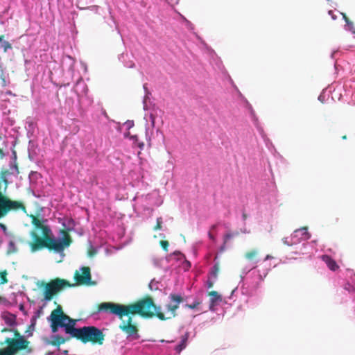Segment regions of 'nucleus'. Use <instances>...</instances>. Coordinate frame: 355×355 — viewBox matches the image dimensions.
<instances>
[{
    "label": "nucleus",
    "mask_w": 355,
    "mask_h": 355,
    "mask_svg": "<svg viewBox=\"0 0 355 355\" xmlns=\"http://www.w3.org/2000/svg\"><path fill=\"white\" fill-rule=\"evenodd\" d=\"M150 126L149 127L148 122L146 123L145 137L148 146H151L152 137L153 135V128L155 127V117L152 113L150 114Z\"/></svg>",
    "instance_id": "obj_20"
},
{
    "label": "nucleus",
    "mask_w": 355,
    "mask_h": 355,
    "mask_svg": "<svg viewBox=\"0 0 355 355\" xmlns=\"http://www.w3.org/2000/svg\"><path fill=\"white\" fill-rule=\"evenodd\" d=\"M170 301L166 305L167 311L166 315L162 312H158L157 317L160 320L170 319L175 315V311L180 304L182 302V297L180 294L171 293L169 295Z\"/></svg>",
    "instance_id": "obj_9"
},
{
    "label": "nucleus",
    "mask_w": 355,
    "mask_h": 355,
    "mask_svg": "<svg viewBox=\"0 0 355 355\" xmlns=\"http://www.w3.org/2000/svg\"><path fill=\"white\" fill-rule=\"evenodd\" d=\"M158 312H160V308H157L150 299L143 300L131 305L103 302L99 304L98 311L93 313L90 318L97 320L104 313L115 315L120 319L126 316L128 320H122L119 324L121 330L125 333H137L138 329L133 322L135 314L139 313L142 316L152 317L154 315L157 316Z\"/></svg>",
    "instance_id": "obj_2"
},
{
    "label": "nucleus",
    "mask_w": 355,
    "mask_h": 355,
    "mask_svg": "<svg viewBox=\"0 0 355 355\" xmlns=\"http://www.w3.org/2000/svg\"><path fill=\"white\" fill-rule=\"evenodd\" d=\"M245 257L250 263V266H246L241 273V281L237 287L233 289L227 301L235 302L239 298L241 301L248 302L247 296H252L256 293L259 284L266 277L270 266L267 261L272 257L267 255L261 261L257 257V252L255 250L248 252Z\"/></svg>",
    "instance_id": "obj_1"
},
{
    "label": "nucleus",
    "mask_w": 355,
    "mask_h": 355,
    "mask_svg": "<svg viewBox=\"0 0 355 355\" xmlns=\"http://www.w3.org/2000/svg\"><path fill=\"white\" fill-rule=\"evenodd\" d=\"M37 249H38V248H37V246H36V245H35V246H33V251H35V250H37Z\"/></svg>",
    "instance_id": "obj_53"
},
{
    "label": "nucleus",
    "mask_w": 355,
    "mask_h": 355,
    "mask_svg": "<svg viewBox=\"0 0 355 355\" xmlns=\"http://www.w3.org/2000/svg\"><path fill=\"white\" fill-rule=\"evenodd\" d=\"M311 237L306 227L300 228L293 232L290 237L285 238L284 243L293 247L300 245L304 241H308Z\"/></svg>",
    "instance_id": "obj_10"
},
{
    "label": "nucleus",
    "mask_w": 355,
    "mask_h": 355,
    "mask_svg": "<svg viewBox=\"0 0 355 355\" xmlns=\"http://www.w3.org/2000/svg\"><path fill=\"white\" fill-rule=\"evenodd\" d=\"M67 58H69V60L71 61L69 69H72L74 61L71 56H67Z\"/></svg>",
    "instance_id": "obj_45"
},
{
    "label": "nucleus",
    "mask_w": 355,
    "mask_h": 355,
    "mask_svg": "<svg viewBox=\"0 0 355 355\" xmlns=\"http://www.w3.org/2000/svg\"><path fill=\"white\" fill-rule=\"evenodd\" d=\"M241 232L244 234L250 233V230H248L245 227L241 228Z\"/></svg>",
    "instance_id": "obj_48"
},
{
    "label": "nucleus",
    "mask_w": 355,
    "mask_h": 355,
    "mask_svg": "<svg viewBox=\"0 0 355 355\" xmlns=\"http://www.w3.org/2000/svg\"><path fill=\"white\" fill-rule=\"evenodd\" d=\"M216 280L214 279H210L209 277H208V279L206 282V287L207 289H210L211 288H212L214 284L215 283Z\"/></svg>",
    "instance_id": "obj_39"
},
{
    "label": "nucleus",
    "mask_w": 355,
    "mask_h": 355,
    "mask_svg": "<svg viewBox=\"0 0 355 355\" xmlns=\"http://www.w3.org/2000/svg\"><path fill=\"white\" fill-rule=\"evenodd\" d=\"M343 17L345 19L346 21L345 29L350 31L353 28L352 23L350 22L345 15H343Z\"/></svg>",
    "instance_id": "obj_40"
},
{
    "label": "nucleus",
    "mask_w": 355,
    "mask_h": 355,
    "mask_svg": "<svg viewBox=\"0 0 355 355\" xmlns=\"http://www.w3.org/2000/svg\"><path fill=\"white\" fill-rule=\"evenodd\" d=\"M208 236H209V239H211L212 241H215V238H214V235L210 232H208Z\"/></svg>",
    "instance_id": "obj_49"
},
{
    "label": "nucleus",
    "mask_w": 355,
    "mask_h": 355,
    "mask_svg": "<svg viewBox=\"0 0 355 355\" xmlns=\"http://www.w3.org/2000/svg\"><path fill=\"white\" fill-rule=\"evenodd\" d=\"M225 243H226L224 242V243L220 247V248L218 250V254L216 255L217 257H218V255L219 254H222L225 251Z\"/></svg>",
    "instance_id": "obj_44"
},
{
    "label": "nucleus",
    "mask_w": 355,
    "mask_h": 355,
    "mask_svg": "<svg viewBox=\"0 0 355 355\" xmlns=\"http://www.w3.org/2000/svg\"><path fill=\"white\" fill-rule=\"evenodd\" d=\"M187 24L188 26H189V27L192 26V24L189 21H187Z\"/></svg>",
    "instance_id": "obj_54"
},
{
    "label": "nucleus",
    "mask_w": 355,
    "mask_h": 355,
    "mask_svg": "<svg viewBox=\"0 0 355 355\" xmlns=\"http://www.w3.org/2000/svg\"><path fill=\"white\" fill-rule=\"evenodd\" d=\"M238 232H227L223 237V240L225 243H227L228 240L231 239L232 238L234 237L235 236L238 235Z\"/></svg>",
    "instance_id": "obj_35"
},
{
    "label": "nucleus",
    "mask_w": 355,
    "mask_h": 355,
    "mask_svg": "<svg viewBox=\"0 0 355 355\" xmlns=\"http://www.w3.org/2000/svg\"><path fill=\"white\" fill-rule=\"evenodd\" d=\"M133 209L137 216L144 218H149L153 211V206H159L162 201L156 192L146 196L136 195L133 198Z\"/></svg>",
    "instance_id": "obj_5"
},
{
    "label": "nucleus",
    "mask_w": 355,
    "mask_h": 355,
    "mask_svg": "<svg viewBox=\"0 0 355 355\" xmlns=\"http://www.w3.org/2000/svg\"><path fill=\"white\" fill-rule=\"evenodd\" d=\"M79 85H82L83 86V92H86L87 90V86L85 84L83 78L81 77H80L78 80V81L76 82V87H78Z\"/></svg>",
    "instance_id": "obj_37"
},
{
    "label": "nucleus",
    "mask_w": 355,
    "mask_h": 355,
    "mask_svg": "<svg viewBox=\"0 0 355 355\" xmlns=\"http://www.w3.org/2000/svg\"><path fill=\"white\" fill-rule=\"evenodd\" d=\"M6 302V299L0 297V303H4Z\"/></svg>",
    "instance_id": "obj_51"
},
{
    "label": "nucleus",
    "mask_w": 355,
    "mask_h": 355,
    "mask_svg": "<svg viewBox=\"0 0 355 355\" xmlns=\"http://www.w3.org/2000/svg\"><path fill=\"white\" fill-rule=\"evenodd\" d=\"M294 253L296 254H307L313 250V245L306 241L294 247Z\"/></svg>",
    "instance_id": "obj_21"
},
{
    "label": "nucleus",
    "mask_w": 355,
    "mask_h": 355,
    "mask_svg": "<svg viewBox=\"0 0 355 355\" xmlns=\"http://www.w3.org/2000/svg\"><path fill=\"white\" fill-rule=\"evenodd\" d=\"M1 318L9 327H14L16 324V315L8 311L2 312Z\"/></svg>",
    "instance_id": "obj_23"
},
{
    "label": "nucleus",
    "mask_w": 355,
    "mask_h": 355,
    "mask_svg": "<svg viewBox=\"0 0 355 355\" xmlns=\"http://www.w3.org/2000/svg\"><path fill=\"white\" fill-rule=\"evenodd\" d=\"M71 337L64 338L62 336L57 335H53L50 338H44V340L46 345H50L55 347H60L61 344L68 341Z\"/></svg>",
    "instance_id": "obj_18"
},
{
    "label": "nucleus",
    "mask_w": 355,
    "mask_h": 355,
    "mask_svg": "<svg viewBox=\"0 0 355 355\" xmlns=\"http://www.w3.org/2000/svg\"><path fill=\"white\" fill-rule=\"evenodd\" d=\"M0 48H2L6 52L8 49L12 48L11 44L6 40H3L2 37H0Z\"/></svg>",
    "instance_id": "obj_32"
},
{
    "label": "nucleus",
    "mask_w": 355,
    "mask_h": 355,
    "mask_svg": "<svg viewBox=\"0 0 355 355\" xmlns=\"http://www.w3.org/2000/svg\"><path fill=\"white\" fill-rule=\"evenodd\" d=\"M143 88L145 92V95L143 99V107L144 110H148L149 109L148 105V101H150V96L151 95V93L148 89L146 83L143 85Z\"/></svg>",
    "instance_id": "obj_29"
},
{
    "label": "nucleus",
    "mask_w": 355,
    "mask_h": 355,
    "mask_svg": "<svg viewBox=\"0 0 355 355\" xmlns=\"http://www.w3.org/2000/svg\"><path fill=\"white\" fill-rule=\"evenodd\" d=\"M42 232L45 245L52 252L53 259L56 263L62 262L65 257L64 250L70 244V240L67 237L66 233L60 231L59 236L56 237L53 234L51 230L46 226L42 228Z\"/></svg>",
    "instance_id": "obj_4"
},
{
    "label": "nucleus",
    "mask_w": 355,
    "mask_h": 355,
    "mask_svg": "<svg viewBox=\"0 0 355 355\" xmlns=\"http://www.w3.org/2000/svg\"><path fill=\"white\" fill-rule=\"evenodd\" d=\"M243 101L245 105V107L248 109V110L251 116L252 121H253L254 126L257 128V130L259 132V135L263 139V141L265 143L266 148L268 149V150L271 153H273L276 150L275 146L273 145L272 142L267 137L266 135L265 134V132L263 131V129L260 125V124L258 121V119H257V116H255V113H254V111L253 110L252 105L249 103V102L245 98H244L243 97Z\"/></svg>",
    "instance_id": "obj_8"
},
{
    "label": "nucleus",
    "mask_w": 355,
    "mask_h": 355,
    "mask_svg": "<svg viewBox=\"0 0 355 355\" xmlns=\"http://www.w3.org/2000/svg\"><path fill=\"white\" fill-rule=\"evenodd\" d=\"M272 154L273 155L274 157L277 159V161H279V162H281L282 164L285 163V162H286L285 159L283 157V156L279 152H277V150Z\"/></svg>",
    "instance_id": "obj_36"
},
{
    "label": "nucleus",
    "mask_w": 355,
    "mask_h": 355,
    "mask_svg": "<svg viewBox=\"0 0 355 355\" xmlns=\"http://www.w3.org/2000/svg\"><path fill=\"white\" fill-rule=\"evenodd\" d=\"M24 209V207L18 202L6 198L0 192V218L4 216L11 209Z\"/></svg>",
    "instance_id": "obj_13"
},
{
    "label": "nucleus",
    "mask_w": 355,
    "mask_h": 355,
    "mask_svg": "<svg viewBox=\"0 0 355 355\" xmlns=\"http://www.w3.org/2000/svg\"><path fill=\"white\" fill-rule=\"evenodd\" d=\"M130 140L132 141V145L135 147H138L140 150H143L144 147V144L142 141H140L137 135H132L130 137Z\"/></svg>",
    "instance_id": "obj_31"
},
{
    "label": "nucleus",
    "mask_w": 355,
    "mask_h": 355,
    "mask_svg": "<svg viewBox=\"0 0 355 355\" xmlns=\"http://www.w3.org/2000/svg\"><path fill=\"white\" fill-rule=\"evenodd\" d=\"M64 283L61 280H56L50 284H47L44 291V300L49 301L52 296L64 287Z\"/></svg>",
    "instance_id": "obj_14"
},
{
    "label": "nucleus",
    "mask_w": 355,
    "mask_h": 355,
    "mask_svg": "<svg viewBox=\"0 0 355 355\" xmlns=\"http://www.w3.org/2000/svg\"><path fill=\"white\" fill-rule=\"evenodd\" d=\"M327 91V88L324 89L322 90V92H321V94L318 96V101H320L321 103L326 102L327 99L329 96V94H326Z\"/></svg>",
    "instance_id": "obj_33"
},
{
    "label": "nucleus",
    "mask_w": 355,
    "mask_h": 355,
    "mask_svg": "<svg viewBox=\"0 0 355 355\" xmlns=\"http://www.w3.org/2000/svg\"><path fill=\"white\" fill-rule=\"evenodd\" d=\"M96 238L94 239V242H92L91 240H89V255L90 257L94 255L97 251H98V249L99 248H101L103 245V242H101V243H96Z\"/></svg>",
    "instance_id": "obj_26"
},
{
    "label": "nucleus",
    "mask_w": 355,
    "mask_h": 355,
    "mask_svg": "<svg viewBox=\"0 0 355 355\" xmlns=\"http://www.w3.org/2000/svg\"><path fill=\"white\" fill-rule=\"evenodd\" d=\"M160 244L165 251H168V242L166 241H161Z\"/></svg>",
    "instance_id": "obj_43"
},
{
    "label": "nucleus",
    "mask_w": 355,
    "mask_h": 355,
    "mask_svg": "<svg viewBox=\"0 0 355 355\" xmlns=\"http://www.w3.org/2000/svg\"><path fill=\"white\" fill-rule=\"evenodd\" d=\"M218 271H219V262L217 261V257H216L214 259V264L211 268V269L209 272L208 277L216 281L217 277H218Z\"/></svg>",
    "instance_id": "obj_25"
},
{
    "label": "nucleus",
    "mask_w": 355,
    "mask_h": 355,
    "mask_svg": "<svg viewBox=\"0 0 355 355\" xmlns=\"http://www.w3.org/2000/svg\"><path fill=\"white\" fill-rule=\"evenodd\" d=\"M36 318H37V316H33L31 320V324L29 325V328L28 330L26 331L25 333H31V331H34L35 330V323H36Z\"/></svg>",
    "instance_id": "obj_34"
},
{
    "label": "nucleus",
    "mask_w": 355,
    "mask_h": 355,
    "mask_svg": "<svg viewBox=\"0 0 355 355\" xmlns=\"http://www.w3.org/2000/svg\"><path fill=\"white\" fill-rule=\"evenodd\" d=\"M188 340V335L184 334L180 336V343L175 347V350L177 353L180 354L187 347V343Z\"/></svg>",
    "instance_id": "obj_28"
},
{
    "label": "nucleus",
    "mask_w": 355,
    "mask_h": 355,
    "mask_svg": "<svg viewBox=\"0 0 355 355\" xmlns=\"http://www.w3.org/2000/svg\"><path fill=\"white\" fill-rule=\"evenodd\" d=\"M63 353H64V354H66V355H68L69 351H68V350H64V351L63 352Z\"/></svg>",
    "instance_id": "obj_55"
},
{
    "label": "nucleus",
    "mask_w": 355,
    "mask_h": 355,
    "mask_svg": "<svg viewBox=\"0 0 355 355\" xmlns=\"http://www.w3.org/2000/svg\"><path fill=\"white\" fill-rule=\"evenodd\" d=\"M71 337H75L81 340L83 343L91 342L93 344L103 343L105 334H70Z\"/></svg>",
    "instance_id": "obj_15"
},
{
    "label": "nucleus",
    "mask_w": 355,
    "mask_h": 355,
    "mask_svg": "<svg viewBox=\"0 0 355 355\" xmlns=\"http://www.w3.org/2000/svg\"><path fill=\"white\" fill-rule=\"evenodd\" d=\"M128 130L130 129L134 126V121L128 120L124 124Z\"/></svg>",
    "instance_id": "obj_42"
},
{
    "label": "nucleus",
    "mask_w": 355,
    "mask_h": 355,
    "mask_svg": "<svg viewBox=\"0 0 355 355\" xmlns=\"http://www.w3.org/2000/svg\"><path fill=\"white\" fill-rule=\"evenodd\" d=\"M139 338V334H128L127 339L129 341H133Z\"/></svg>",
    "instance_id": "obj_41"
},
{
    "label": "nucleus",
    "mask_w": 355,
    "mask_h": 355,
    "mask_svg": "<svg viewBox=\"0 0 355 355\" xmlns=\"http://www.w3.org/2000/svg\"><path fill=\"white\" fill-rule=\"evenodd\" d=\"M247 218V215L245 213L242 214V220L244 222Z\"/></svg>",
    "instance_id": "obj_50"
},
{
    "label": "nucleus",
    "mask_w": 355,
    "mask_h": 355,
    "mask_svg": "<svg viewBox=\"0 0 355 355\" xmlns=\"http://www.w3.org/2000/svg\"><path fill=\"white\" fill-rule=\"evenodd\" d=\"M75 278L78 284H89L91 280L90 270L88 267H82L75 274Z\"/></svg>",
    "instance_id": "obj_17"
},
{
    "label": "nucleus",
    "mask_w": 355,
    "mask_h": 355,
    "mask_svg": "<svg viewBox=\"0 0 355 355\" xmlns=\"http://www.w3.org/2000/svg\"><path fill=\"white\" fill-rule=\"evenodd\" d=\"M15 158L16 156L15 155V159L10 162L9 169L3 173L4 178L6 179L9 178L10 176H17L19 173L18 168L15 164Z\"/></svg>",
    "instance_id": "obj_24"
},
{
    "label": "nucleus",
    "mask_w": 355,
    "mask_h": 355,
    "mask_svg": "<svg viewBox=\"0 0 355 355\" xmlns=\"http://www.w3.org/2000/svg\"><path fill=\"white\" fill-rule=\"evenodd\" d=\"M162 287H164V285L162 282L156 281L155 279H152L149 284V288L150 290H161Z\"/></svg>",
    "instance_id": "obj_30"
},
{
    "label": "nucleus",
    "mask_w": 355,
    "mask_h": 355,
    "mask_svg": "<svg viewBox=\"0 0 355 355\" xmlns=\"http://www.w3.org/2000/svg\"><path fill=\"white\" fill-rule=\"evenodd\" d=\"M203 301V294L202 293L197 294L193 299L192 302H189V300H187L185 306L190 309L193 310L196 312H205V311L203 309L202 306Z\"/></svg>",
    "instance_id": "obj_16"
},
{
    "label": "nucleus",
    "mask_w": 355,
    "mask_h": 355,
    "mask_svg": "<svg viewBox=\"0 0 355 355\" xmlns=\"http://www.w3.org/2000/svg\"><path fill=\"white\" fill-rule=\"evenodd\" d=\"M209 310L212 312H218L220 308L224 309L223 306L231 305L232 302H229L226 297H223L216 291H211L208 293Z\"/></svg>",
    "instance_id": "obj_12"
},
{
    "label": "nucleus",
    "mask_w": 355,
    "mask_h": 355,
    "mask_svg": "<svg viewBox=\"0 0 355 355\" xmlns=\"http://www.w3.org/2000/svg\"><path fill=\"white\" fill-rule=\"evenodd\" d=\"M58 222L62 225V227L68 231L73 230L76 225L75 221L69 217L62 216L56 218Z\"/></svg>",
    "instance_id": "obj_19"
},
{
    "label": "nucleus",
    "mask_w": 355,
    "mask_h": 355,
    "mask_svg": "<svg viewBox=\"0 0 355 355\" xmlns=\"http://www.w3.org/2000/svg\"><path fill=\"white\" fill-rule=\"evenodd\" d=\"M119 60L123 63V65L128 68H132L135 66L133 60L130 59L128 54L122 53L119 56Z\"/></svg>",
    "instance_id": "obj_27"
},
{
    "label": "nucleus",
    "mask_w": 355,
    "mask_h": 355,
    "mask_svg": "<svg viewBox=\"0 0 355 355\" xmlns=\"http://www.w3.org/2000/svg\"><path fill=\"white\" fill-rule=\"evenodd\" d=\"M320 259L322 261L325 263L328 268L331 271H336V270L338 269L339 266L337 264L336 261L330 256L327 254H323L320 257Z\"/></svg>",
    "instance_id": "obj_22"
},
{
    "label": "nucleus",
    "mask_w": 355,
    "mask_h": 355,
    "mask_svg": "<svg viewBox=\"0 0 355 355\" xmlns=\"http://www.w3.org/2000/svg\"><path fill=\"white\" fill-rule=\"evenodd\" d=\"M346 277L348 279L340 286V292L348 293L350 297L354 298L353 317L355 319V273L352 270L347 269Z\"/></svg>",
    "instance_id": "obj_11"
},
{
    "label": "nucleus",
    "mask_w": 355,
    "mask_h": 355,
    "mask_svg": "<svg viewBox=\"0 0 355 355\" xmlns=\"http://www.w3.org/2000/svg\"><path fill=\"white\" fill-rule=\"evenodd\" d=\"M166 261L171 263V267L165 270L169 272L175 282H178V275L182 272H186L191 268V263L186 259L184 254L180 251H175L166 257Z\"/></svg>",
    "instance_id": "obj_6"
},
{
    "label": "nucleus",
    "mask_w": 355,
    "mask_h": 355,
    "mask_svg": "<svg viewBox=\"0 0 355 355\" xmlns=\"http://www.w3.org/2000/svg\"><path fill=\"white\" fill-rule=\"evenodd\" d=\"M329 15L331 17L332 19H336V16L334 14V12L332 10L329 11Z\"/></svg>",
    "instance_id": "obj_46"
},
{
    "label": "nucleus",
    "mask_w": 355,
    "mask_h": 355,
    "mask_svg": "<svg viewBox=\"0 0 355 355\" xmlns=\"http://www.w3.org/2000/svg\"><path fill=\"white\" fill-rule=\"evenodd\" d=\"M215 228H216V225H212V226H211V230H214Z\"/></svg>",
    "instance_id": "obj_56"
},
{
    "label": "nucleus",
    "mask_w": 355,
    "mask_h": 355,
    "mask_svg": "<svg viewBox=\"0 0 355 355\" xmlns=\"http://www.w3.org/2000/svg\"><path fill=\"white\" fill-rule=\"evenodd\" d=\"M338 53V51H334L331 54V58L335 59L336 55Z\"/></svg>",
    "instance_id": "obj_47"
},
{
    "label": "nucleus",
    "mask_w": 355,
    "mask_h": 355,
    "mask_svg": "<svg viewBox=\"0 0 355 355\" xmlns=\"http://www.w3.org/2000/svg\"><path fill=\"white\" fill-rule=\"evenodd\" d=\"M14 338H6L5 343L7 347L0 349V355H15L21 350L26 349L31 352V349L28 348L30 342L27 340L21 334H14Z\"/></svg>",
    "instance_id": "obj_7"
},
{
    "label": "nucleus",
    "mask_w": 355,
    "mask_h": 355,
    "mask_svg": "<svg viewBox=\"0 0 355 355\" xmlns=\"http://www.w3.org/2000/svg\"><path fill=\"white\" fill-rule=\"evenodd\" d=\"M19 309H20L21 311H24V305H23V304H21L19 305Z\"/></svg>",
    "instance_id": "obj_52"
},
{
    "label": "nucleus",
    "mask_w": 355,
    "mask_h": 355,
    "mask_svg": "<svg viewBox=\"0 0 355 355\" xmlns=\"http://www.w3.org/2000/svg\"><path fill=\"white\" fill-rule=\"evenodd\" d=\"M53 333L57 331L59 328L63 329L64 333H102L104 329H100L95 326H83L85 321L83 319H72L64 314L62 307L58 306L49 318Z\"/></svg>",
    "instance_id": "obj_3"
},
{
    "label": "nucleus",
    "mask_w": 355,
    "mask_h": 355,
    "mask_svg": "<svg viewBox=\"0 0 355 355\" xmlns=\"http://www.w3.org/2000/svg\"><path fill=\"white\" fill-rule=\"evenodd\" d=\"M163 223L162 218L159 217L157 218V225L155 227V230H162V224Z\"/></svg>",
    "instance_id": "obj_38"
}]
</instances>
